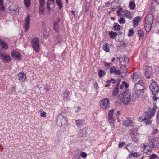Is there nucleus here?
I'll list each match as a JSON object with an SVG mask.
<instances>
[{
    "mask_svg": "<svg viewBox=\"0 0 159 159\" xmlns=\"http://www.w3.org/2000/svg\"><path fill=\"white\" fill-rule=\"evenodd\" d=\"M144 88V84L143 82L140 81L135 83L134 91L132 94L133 101H135L137 98H140L142 96Z\"/></svg>",
    "mask_w": 159,
    "mask_h": 159,
    "instance_id": "nucleus-1",
    "label": "nucleus"
},
{
    "mask_svg": "<svg viewBox=\"0 0 159 159\" xmlns=\"http://www.w3.org/2000/svg\"><path fill=\"white\" fill-rule=\"evenodd\" d=\"M130 101L134 102L132 100V96L129 90H128L124 92L123 94L122 102L126 105L129 104Z\"/></svg>",
    "mask_w": 159,
    "mask_h": 159,
    "instance_id": "nucleus-2",
    "label": "nucleus"
},
{
    "mask_svg": "<svg viewBox=\"0 0 159 159\" xmlns=\"http://www.w3.org/2000/svg\"><path fill=\"white\" fill-rule=\"evenodd\" d=\"M151 117L150 114L146 112L142 116H140L139 118L142 120V121H144L146 124L149 125L152 122V120H150Z\"/></svg>",
    "mask_w": 159,
    "mask_h": 159,
    "instance_id": "nucleus-3",
    "label": "nucleus"
},
{
    "mask_svg": "<svg viewBox=\"0 0 159 159\" xmlns=\"http://www.w3.org/2000/svg\"><path fill=\"white\" fill-rule=\"evenodd\" d=\"M56 123L59 126H62L67 123L66 119L62 115L60 114L57 116Z\"/></svg>",
    "mask_w": 159,
    "mask_h": 159,
    "instance_id": "nucleus-4",
    "label": "nucleus"
},
{
    "mask_svg": "<svg viewBox=\"0 0 159 159\" xmlns=\"http://www.w3.org/2000/svg\"><path fill=\"white\" fill-rule=\"evenodd\" d=\"M31 44L34 49L36 52H38L40 48L39 38L37 37L33 38L31 41Z\"/></svg>",
    "mask_w": 159,
    "mask_h": 159,
    "instance_id": "nucleus-5",
    "label": "nucleus"
},
{
    "mask_svg": "<svg viewBox=\"0 0 159 159\" xmlns=\"http://www.w3.org/2000/svg\"><path fill=\"white\" fill-rule=\"evenodd\" d=\"M0 59L5 63H8L11 60L9 55L1 52H0Z\"/></svg>",
    "mask_w": 159,
    "mask_h": 159,
    "instance_id": "nucleus-6",
    "label": "nucleus"
},
{
    "mask_svg": "<svg viewBox=\"0 0 159 159\" xmlns=\"http://www.w3.org/2000/svg\"><path fill=\"white\" fill-rule=\"evenodd\" d=\"M149 88L150 90L154 95L157 94L158 92L159 88L157 84L155 82H152L150 85Z\"/></svg>",
    "mask_w": 159,
    "mask_h": 159,
    "instance_id": "nucleus-7",
    "label": "nucleus"
},
{
    "mask_svg": "<svg viewBox=\"0 0 159 159\" xmlns=\"http://www.w3.org/2000/svg\"><path fill=\"white\" fill-rule=\"evenodd\" d=\"M100 106L101 107L104 109L109 108L110 103L108 99L105 98L102 100L101 101Z\"/></svg>",
    "mask_w": 159,
    "mask_h": 159,
    "instance_id": "nucleus-8",
    "label": "nucleus"
},
{
    "mask_svg": "<svg viewBox=\"0 0 159 159\" xmlns=\"http://www.w3.org/2000/svg\"><path fill=\"white\" fill-rule=\"evenodd\" d=\"M131 78L133 80L134 82H136L137 83L140 82V81H140L141 79V77L140 73H134L131 75Z\"/></svg>",
    "mask_w": 159,
    "mask_h": 159,
    "instance_id": "nucleus-9",
    "label": "nucleus"
},
{
    "mask_svg": "<svg viewBox=\"0 0 159 159\" xmlns=\"http://www.w3.org/2000/svg\"><path fill=\"white\" fill-rule=\"evenodd\" d=\"M153 72L152 68L150 66L147 67L145 72V76L146 78H151L153 76Z\"/></svg>",
    "mask_w": 159,
    "mask_h": 159,
    "instance_id": "nucleus-10",
    "label": "nucleus"
},
{
    "mask_svg": "<svg viewBox=\"0 0 159 159\" xmlns=\"http://www.w3.org/2000/svg\"><path fill=\"white\" fill-rule=\"evenodd\" d=\"M141 147L143 149V152L144 153L147 154H150L151 153L150 150V147L148 145H145L144 144H141L140 145Z\"/></svg>",
    "mask_w": 159,
    "mask_h": 159,
    "instance_id": "nucleus-11",
    "label": "nucleus"
},
{
    "mask_svg": "<svg viewBox=\"0 0 159 159\" xmlns=\"http://www.w3.org/2000/svg\"><path fill=\"white\" fill-rule=\"evenodd\" d=\"M11 56L16 60H18L21 59L20 54L19 52L16 51H12L11 52Z\"/></svg>",
    "mask_w": 159,
    "mask_h": 159,
    "instance_id": "nucleus-12",
    "label": "nucleus"
},
{
    "mask_svg": "<svg viewBox=\"0 0 159 159\" xmlns=\"http://www.w3.org/2000/svg\"><path fill=\"white\" fill-rule=\"evenodd\" d=\"M153 20V16L152 14L148 15L146 17L145 23L152 25Z\"/></svg>",
    "mask_w": 159,
    "mask_h": 159,
    "instance_id": "nucleus-13",
    "label": "nucleus"
},
{
    "mask_svg": "<svg viewBox=\"0 0 159 159\" xmlns=\"http://www.w3.org/2000/svg\"><path fill=\"white\" fill-rule=\"evenodd\" d=\"M121 61H120V64L121 65L120 67H124L126 68V64H128V59L127 57H125L124 58H122Z\"/></svg>",
    "mask_w": 159,
    "mask_h": 159,
    "instance_id": "nucleus-14",
    "label": "nucleus"
},
{
    "mask_svg": "<svg viewBox=\"0 0 159 159\" xmlns=\"http://www.w3.org/2000/svg\"><path fill=\"white\" fill-rule=\"evenodd\" d=\"M20 81L23 82L26 81V76L25 74L22 72L19 73L17 75Z\"/></svg>",
    "mask_w": 159,
    "mask_h": 159,
    "instance_id": "nucleus-15",
    "label": "nucleus"
},
{
    "mask_svg": "<svg viewBox=\"0 0 159 159\" xmlns=\"http://www.w3.org/2000/svg\"><path fill=\"white\" fill-rule=\"evenodd\" d=\"M25 23L24 26V28L25 29V31H27L29 29V25L30 24V15H28L27 17L25 19Z\"/></svg>",
    "mask_w": 159,
    "mask_h": 159,
    "instance_id": "nucleus-16",
    "label": "nucleus"
},
{
    "mask_svg": "<svg viewBox=\"0 0 159 159\" xmlns=\"http://www.w3.org/2000/svg\"><path fill=\"white\" fill-rule=\"evenodd\" d=\"M110 72L111 74L115 73L117 75H120L121 74L120 71L119 70H116L115 66H112L110 68Z\"/></svg>",
    "mask_w": 159,
    "mask_h": 159,
    "instance_id": "nucleus-17",
    "label": "nucleus"
},
{
    "mask_svg": "<svg viewBox=\"0 0 159 159\" xmlns=\"http://www.w3.org/2000/svg\"><path fill=\"white\" fill-rule=\"evenodd\" d=\"M126 11H124L121 9H119L117 11V14L120 17H125V15Z\"/></svg>",
    "mask_w": 159,
    "mask_h": 159,
    "instance_id": "nucleus-18",
    "label": "nucleus"
},
{
    "mask_svg": "<svg viewBox=\"0 0 159 159\" xmlns=\"http://www.w3.org/2000/svg\"><path fill=\"white\" fill-rule=\"evenodd\" d=\"M84 123V121L82 120L79 119L75 120V123L78 128L81 127Z\"/></svg>",
    "mask_w": 159,
    "mask_h": 159,
    "instance_id": "nucleus-19",
    "label": "nucleus"
},
{
    "mask_svg": "<svg viewBox=\"0 0 159 159\" xmlns=\"http://www.w3.org/2000/svg\"><path fill=\"white\" fill-rule=\"evenodd\" d=\"M0 47H1V49L2 50H4L8 48L7 44L1 39H0Z\"/></svg>",
    "mask_w": 159,
    "mask_h": 159,
    "instance_id": "nucleus-20",
    "label": "nucleus"
},
{
    "mask_svg": "<svg viewBox=\"0 0 159 159\" xmlns=\"http://www.w3.org/2000/svg\"><path fill=\"white\" fill-rule=\"evenodd\" d=\"M69 93L68 91L65 90L61 94V96L63 98L64 100H67L70 99L69 98Z\"/></svg>",
    "mask_w": 159,
    "mask_h": 159,
    "instance_id": "nucleus-21",
    "label": "nucleus"
},
{
    "mask_svg": "<svg viewBox=\"0 0 159 159\" xmlns=\"http://www.w3.org/2000/svg\"><path fill=\"white\" fill-rule=\"evenodd\" d=\"M133 121L129 118H127L126 120L123 122L124 125L126 126H130L132 125Z\"/></svg>",
    "mask_w": 159,
    "mask_h": 159,
    "instance_id": "nucleus-22",
    "label": "nucleus"
},
{
    "mask_svg": "<svg viewBox=\"0 0 159 159\" xmlns=\"http://www.w3.org/2000/svg\"><path fill=\"white\" fill-rule=\"evenodd\" d=\"M141 19V17L139 16H137L135 17L133 20V23H134L133 27L134 28L136 27L139 23V21Z\"/></svg>",
    "mask_w": 159,
    "mask_h": 159,
    "instance_id": "nucleus-23",
    "label": "nucleus"
},
{
    "mask_svg": "<svg viewBox=\"0 0 159 159\" xmlns=\"http://www.w3.org/2000/svg\"><path fill=\"white\" fill-rule=\"evenodd\" d=\"M116 87L114 88V90L112 92V94L114 96H116L119 92L118 87L119 86V84L118 83L116 84Z\"/></svg>",
    "mask_w": 159,
    "mask_h": 159,
    "instance_id": "nucleus-24",
    "label": "nucleus"
},
{
    "mask_svg": "<svg viewBox=\"0 0 159 159\" xmlns=\"http://www.w3.org/2000/svg\"><path fill=\"white\" fill-rule=\"evenodd\" d=\"M54 3V0H48L47 2V8L48 10L49 11L51 8L50 7V5H53Z\"/></svg>",
    "mask_w": 159,
    "mask_h": 159,
    "instance_id": "nucleus-25",
    "label": "nucleus"
},
{
    "mask_svg": "<svg viewBox=\"0 0 159 159\" xmlns=\"http://www.w3.org/2000/svg\"><path fill=\"white\" fill-rule=\"evenodd\" d=\"M149 143L154 148H156L157 146L156 141H154V139H149Z\"/></svg>",
    "mask_w": 159,
    "mask_h": 159,
    "instance_id": "nucleus-26",
    "label": "nucleus"
},
{
    "mask_svg": "<svg viewBox=\"0 0 159 159\" xmlns=\"http://www.w3.org/2000/svg\"><path fill=\"white\" fill-rule=\"evenodd\" d=\"M131 139L133 141L136 142L139 139V135L137 134H135L133 133L131 135Z\"/></svg>",
    "mask_w": 159,
    "mask_h": 159,
    "instance_id": "nucleus-27",
    "label": "nucleus"
},
{
    "mask_svg": "<svg viewBox=\"0 0 159 159\" xmlns=\"http://www.w3.org/2000/svg\"><path fill=\"white\" fill-rule=\"evenodd\" d=\"M103 49L107 52L110 51L109 45L107 43H104L103 45Z\"/></svg>",
    "mask_w": 159,
    "mask_h": 159,
    "instance_id": "nucleus-28",
    "label": "nucleus"
},
{
    "mask_svg": "<svg viewBox=\"0 0 159 159\" xmlns=\"http://www.w3.org/2000/svg\"><path fill=\"white\" fill-rule=\"evenodd\" d=\"M109 35L110 38L114 39L118 35V34L116 32L111 31L109 33Z\"/></svg>",
    "mask_w": 159,
    "mask_h": 159,
    "instance_id": "nucleus-29",
    "label": "nucleus"
},
{
    "mask_svg": "<svg viewBox=\"0 0 159 159\" xmlns=\"http://www.w3.org/2000/svg\"><path fill=\"white\" fill-rule=\"evenodd\" d=\"M152 25H150L149 24L145 23L144 28L147 32H149L150 30Z\"/></svg>",
    "mask_w": 159,
    "mask_h": 159,
    "instance_id": "nucleus-30",
    "label": "nucleus"
},
{
    "mask_svg": "<svg viewBox=\"0 0 159 159\" xmlns=\"http://www.w3.org/2000/svg\"><path fill=\"white\" fill-rule=\"evenodd\" d=\"M113 111L114 109H111L109 111L108 114L109 120L114 119L113 117Z\"/></svg>",
    "mask_w": 159,
    "mask_h": 159,
    "instance_id": "nucleus-31",
    "label": "nucleus"
},
{
    "mask_svg": "<svg viewBox=\"0 0 159 159\" xmlns=\"http://www.w3.org/2000/svg\"><path fill=\"white\" fill-rule=\"evenodd\" d=\"M120 28V26L117 23H114L113 26V30L115 31H118Z\"/></svg>",
    "mask_w": 159,
    "mask_h": 159,
    "instance_id": "nucleus-32",
    "label": "nucleus"
},
{
    "mask_svg": "<svg viewBox=\"0 0 159 159\" xmlns=\"http://www.w3.org/2000/svg\"><path fill=\"white\" fill-rule=\"evenodd\" d=\"M44 5L42 6L40 5L39 8V10L40 13L41 14H43L44 13Z\"/></svg>",
    "mask_w": 159,
    "mask_h": 159,
    "instance_id": "nucleus-33",
    "label": "nucleus"
},
{
    "mask_svg": "<svg viewBox=\"0 0 159 159\" xmlns=\"http://www.w3.org/2000/svg\"><path fill=\"white\" fill-rule=\"evenodd\" d=\"M106 74L105 72L102 70H99L98 75L99 77L100 78L104 76Z\"/></svg>",
    "mask_w": 159,
    "mask_h": 159,
    "instance_id": "nucleus-34",
    "label": "nucleus"
},
{
    "mask_svg": "<svg viewBox=\"0 0 159 159\" xmlns=\"http://www.w3.org/2000/svg\"><path fill=\"white\" fill-rule=\"evenodd\" d=\"M132 13H131L130 12L127 11L126 13L125 17H126L127 18L130 20L132 18Z\"/></svg>",
    "mask_w": 159,
    "mask_h": 159,
    "instance_id": "nucleus-35",
    "label": "nucleus"
},
{
    "mask_svg": "<svg viewBox=\"0 0 159 159\" xmlns=\"http://www.w3.org/2000/svg\"><path fill=\"white\" fill-rule=\"evenodd\" d=\"M78 134L80 136L84 137L86 136V134L85 131H83L82 130H80L79 133Z\"/></svg>",
    "mask_w": 159,
    "mask_h": 159,
    "instance_id": "nucleus-36",
    "label": "nucleus"
},
{
    "mask_svg": "<svg viewBox=\"0 0 159 159\" xmlns=\"http://www.w3.org/2000/svg\"><path fill=\"white\" fill-rule=\"evenodd\" d=\"M129 5L130 6V8L131 9H134L135 7V5L134 2V1L130 2Z\"/></svg>",
    "mask_w": 159,
    "mask_h": 159,
    "instance_id": "nucleus-37",
    "label": "nucleus"
},
{
    "mask_svg": "<svg viewBox=\"0 0 159 159\" xmlns=\"http://www.w3.org/2000/svg\"><path fill=\"white\" fill-rule=\"evenodd\" d=\"M5 7L3 5L2 0H0V11H3L4 10Z\"/></svg>",
    "mask_w": 159,
    "mask_h": 159,
    "instance_id": "nucleus-38",
    "label": "nucleus"
},
{
    "mask_svg": "<svg viewBox=\"0 0 159 159\" xmlns=\"http://www.w3.org/2000/svg\"><path fill=\"white\" fill-rule=\"evenodd\" d=\"M57 4L58 5L59 9H61L62 8V5L61 0H56Z\"/></svg>",
    "mask_w": 159,
    "mask_h": 159,
    "instance_id": "nucleus-39",
    "label": "nucleus"
},
{
    "mask_svg": "<svg viewBox=\"0 0 159 159\" xmlns=\"http://www.w3.org/2000/svg\"><path fill=\"white\" fill-rule=\"evenodd\" d=\"M118 21L119 22L120 24H124L125 22V19L122 17H120L119 19H118Z\"/></svg>",
    "mask_w": 159,
    "mask_h": 159,
    "instance_id": "nucleus-40",
    "label": "nucleus"
},
{
    "mask_svg": "<svg viewBox=\"0 0 159 159\" xmlns=\"http://www.w3.org/2000/svg\"><path fill=\"white\" fill-rule=\"evenodd\" d=\"M111 81H112V82L113 84L116 83L117 84L118 83H119V84H120V81L119 79H117L116 80L113 78H111Z\"/></svg>",
    "mask_w": 159,
    "mask_h": 159,
    "instance_id": "nucleus-41",
    "label": "nucleus"
},
{
    "mask_svg": "<svg viewBox=\"0 0 159 159\" xmlns=\"http://www.w3.org/2000/svg\"><path fill=\"white\" fill-rule=\"evenodd\" d=\"M24 2L25 5L27 7H28L30 4V0H24Z\"/></svg>",
    "mask_w": 159,
    "mask_h": 159,
    "instance_id": "nucleus-42",
    "label": "nucleus"
},
{
    "mask_svg": "<svg viewBox=\"0 0 159 159\" xmlns=\"http://www.w3.org/2000/svg\"><path fill=\"white\" fill-rule=\"evenodd\" d=\"M109 122L110 124V125L112 128H114L115 126L114 125V122H115L114 119L112 120H109Z\"/></svg>",
    "mask_w": 159,
    "mask_h": 159,
    "instance_id": "nucleus-43",
    "label": "nucleus"
},
{
    "mask_svg": "<svg viewBox=\"0 0 159 159\" xmlns=\"http://www.w3.org/2000/svg\"><path fill=\"white\" fill-rule=\"evenodd\" d=\"M80 156L84 159H86L87 155L85 152H82L81 153Z\"/></svg>",
    "mask_w": 159,
    "mask_h": 159,
    "instance_id": "nucleus-44",
    "label": "nucleus"
},
{
    "mask_svg": "<svg viewBox=\"0 0 159 159\" xmlns=\"http://www.w3.org/2000/svg\"><path fill=\"white\" fill-rule=\"evenodd\" d=\"M13 6H10L8 8L9 10L10 11H18V9L16 8H14L13 7Z\"/></svg>",
    "mask_w": 159,
    "mask_h": 159,
    "instance_id": "nucleus-45",
    "label": "nucleus"
},
{
    "mask_svg": "<svg viewBox=\"0 0 159 159\" xmlns=\"http://www.w3.org/2000/svg\"><path fill=\"white\" fill-rule=\"evenodd\" d=\"M54 30L57 31L58 30V26L57 23H54Z\"/></svg>",
    "mask_w": 159,
    "mask_h": 159,
    "instance_id": "nucleus-46",
    "label": "nucleus"
},
{
    "mask_svg": "<svg viewBox=\"0 0 159 159\" xmlns=\"http://www.w3.org/2000/svg\"><path fill=\"white\" fill-rule=\"evenodd\" d=\"M150 159H154L155 158L157 157V156L155 154H152L150 155Z\"/></svg>",
    "mask_w": 159,
    "mask_h": 159,
    "instance_id": "nucleus-47",
    "label": "nucleus"
},
{
    "mask_svg": "<svg viewBox=\"0 0 159 159\" xmlns=\"http://www.w3.org/2000/svg\"><path fill=\"white\" fill-rule=\"evenodd\" d=\"M125 144V142H121L119 143L118 146L119 148H122Z\"/></svg>",
    "mask_w": 159,
    "mask_h": 159,
    "instance_id": "nucleus-48",
    "label": "nucleus"
},
{
    "mask_svg": "<svg viewBox=\"0 0 159 159\" xmlns=\"http://www.w3.org/2000/svg\"><path fill=\"white\" fill-rule=\"evenodd\" d=\"M133 34V30L132 29L130 30L129 31L128 35L129 36H132Z\"/></svg>",
    "mask_w": 159,
    "mask_h": 159,
    "instance_id": "nucleus-49",
    "label": "nucleus"
},
{
    "mask_svg": "<svg viewBox=\"0 0 159 159\" xmlns=\"http://www.w3.org/2000/svg\"><path fill=\"white\" fill-rule=\"evenodd\" d=\"M40 3V5L43 6L44 5L45 0H39Z\"/></svg>",
    "mask_w": 159,
    "mask_h": 159,
    "instance_id": "nucleus-50",
    "label": "nucleus"
},
{
    "mask_svg": "<svg viewBox=\"0 0 159 159\" xmlns=\"http://www.w3.org/2000/svg\"><path fill=\"white\" fill-rule=\"evenodd\" d=\"M122 83H123V85H124V86H125L126 88H127L129 86V85L126 82H125V81H123L122 82Z\"/></svg>",
    "mask_w": 159,
    "mask_h": 159,
    "instance_id": "nucleus-51",
    "label": "nucleus"
},
{
    "mask_svg": "<svg viewBox=\"0 0 159 159\" xmlns=\"http://www.w3.org/2000/svg\"><path fill=\"white\" fill-rule=\"evenodd\" d=\"M40 116L41 117H44L45 118L46 117V112H45L43 111L41 113Z\"/></svg>",
    "mask_w": 159,
    "mask_h": 159,
    "instance_id": "nucleus-52",
    "label": "nucleus"
},
{
    "mask_svg": "<svg viewBox=\"0 0 159 159\" xmlns=\"http://www.w3.org/2000/svg\"><path fill=\"white\" fill-rule=\"evenodd\" d=\"M137 154L136 153H132L130 154L129 156L128 157V158H130L132 156H133V157H135L137 156Z\"/></svg>",
    "mask_w": 159,
    "mask_h": 159,
    "instance_id": "nucleus-53",
    "label": "nucleus"
},
{
    "mask_svg": "<svg viewBox=\"0 0 159 159\" xmlns=\"http://www.w3.org/2000/svg\"><path fill=\"white\" fill-rule=\"evenodd\" d=\"M143 34V31L142 30H139L138 31V35L139 36H141Z\"/></svg>",
    "mask_w": 159,
    "mask_h": 159,
    "instance_id": "nucleus-54",
    "label": "nucleus"
},
{
    "mask_svg": "<svg viewBox=\"0 0 159 159\" xmlns=\"http://www.w3.org/2000/svg\"><path fill=\"white\" fill-rule=\"evenodd\" d=\"M155 111H155L154 110H152L150 112V113L151 114V115H150V116H151V117H152V116H153L154 115V114L155 113Z\"/></svg>",
    "mask_w": 159,
    "mask_h": 159,
    "instance_id": "nucleus-55",
    "label": "nucleus"
},
{
    "mask_svg": "<svg viewBox=\"0 0 159 159\" xmlns=\"http://www.w3.org/2000/svg\"><path fill=\"white\" fill-rule=\"evenodd\" d=\"M110 4V2H108L105 3V6H104L103 7H107L109 6Z\"/></svg>",
    "mask_w": 159,
    "mask_h": 159,
    "instance_id": "nucleus-56",
    "label": "nucleus"
},
{
    "mask_svg": "<svg viewBox=\"0 0 159 159\" xmlns=\"http://www.w3.org/2000/svg\"><path fill=\"white\" fill-rule=\"evenodd\" d=\"M105 66L107 67H109L111 65H112V63H107L106 62H105Z\"/></svg>",
    "mask_w": 159,
    "mask_h": 159,
    "instance_id": "nucleus-57",
    "label": "nucleus"
},
{
    "mask_svg": "<svg viewBox=\"0 0 159 159\" xmlns=\"http://www.w3.org/2000/svg\"><path fill=\"white\" fill-rule=\"evenodd\" d=\"M158 131V130L157 129H155L153 131L152 133V134H156Z\"/></svg>",
    "mask_w": 159,
    "mask_h": 159,
    "instance_id": "nucleus-58",
    "label": "nucleus"
},
{
    "mask_svg": "<svg viewBox=\"0 0 159 159\" xmlns=\"http://www.w3.org/2000/svg\"><path fill=\"white\" fill-rule=\"evenodd\" d=\"M71 12H72V14L74 16H75V11H71Z\"/></svg>",
    "mask_w": 159,
    "mask_h": 159,
    "instance_id": "nucleus-59",
    "label": "nucleus"
},
{
    "mask_svg": "<svg viewBox=\"0 0 159 159\" xmlns=\"http://www.w3.org/2000/svg\"><path fill=\"white\" fill-rule=\"evenodd\" d=\"M156 108H157L156 106H153V108L152 110H154V111H156Z\"/></svg>",
    "mask_w": 159,
    "mask_h": 159,
    "instance_id": "nucleus-60",
    "label": "nucleus"
},
{
    "mask_svg": "<svg viewBox=\"0 0 159 159\" xmlns=\"http://www.w3.org/2000/svg\"><path fill=\"white\" fill-rule=\"evenodd\" d=\"M157 118L158 120H159V111L157 112Z\"/></svg>",
    "mask_w": 159,
    "mask_h": 159,
    "instance_id": "nucleus-61",
    "label": "nucleus"
},
{
    "mask_svg": "<svg viewBox=\"0 0 159 159\" xmlns=\"http://www.w3.org/2000/svg\"><path fill=\"white\" fill-rule=\"evenodd\" d=\"M157 98L155 96H154L153 97V99L154 100L156 101L157 99Z\"/></svg>",
    "mask_w": 159,
    "mask_h": 159,
    "instance_id": "nucleus-62",
    "label": "nucleus"
},
{
    "mask_svg": "<svg viewBox=\"0 0 159 159\" xmlns=\"http://www.w3.org/2000/svg\"><path fill=\"white\" fill-rule=\"evenodd\" d=\"M111 79L110 80H107V81H106V82L107 83H109L111 82H112V81H111Z\"/></svg>",
    "mask_w": 159,
    "mask_h": 159,
    "instance_id": "nucleus-63",
    "label": "nucleus"
},
{
    "mask_svg": "<svg viewBox=\"0 0 159 159\" xmlns=\"http://www.w3.org/2000/svg\"><path fill=\"white\" fill-rule=\"evenodd\" d=\"M155 1L156 2L157 4H158L159 3V0H155Z\"/></svg>",
    "mask_w": 159,
    "mask_h": 159,
    "instance_id": "nucleus-64",
    "label": "nucleus"
}]
</instances>
